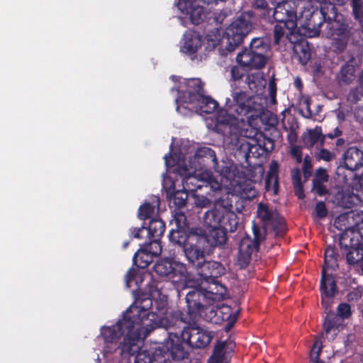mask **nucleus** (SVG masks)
Here are the masks:
<instances>
[{
	"label": "nucleus",
	"mask_w": 363,
	"mask_h": 363,
	"mask_svg": "<svg viewBox=\"0 0 363 363\" xmlns=\"http://www.w3.org/2000/svg\"><path fill=\"white\" fill-rule=\"evenodd\" d=\"M240 196L247 199H252L256 196L257 191L255 188L250 183H242L240 184Z\"/></svg>",
	"instance_id": "obj_53"
},
{
	"label": "nucleus",
	"mask_w": 363,
	"mask_h": 363,
	"mask_svg": "<svg viewBox=\"0 0 363 363\" xmlns=\"http://www.w3.org/2000/svg\"><path fill=\"white\" fill-rule=\"evenodd\" d=\"M189 242L183 252L189 263L196 269L205 259L207 240L205 235L198 233L195 237H191Z\"/></svg>",
	"instance_id": "obj_15"
},
{
	"label": "nucleus",
	"mask_w": 363,
	"mask_h": 363,
	"mask_svg": "<svg viewBox=\"0 0 363 363\" xmlns=\"http://www.w3.org/2000/svg\"><path fill=\"white\" fill-rule=\"evenodd\" d=\"M328 180V174L327 173V171L324 168H318L315 173V177L313 179V181H319V182H326Z\"/></svg>",
	"instance_id": "obj_63"
},
{
	"label": "nucleus",
	"mask_w": 363,
	"mask_h": 363,
	"mask_svg": "<svg viewBox=\"0 0 363 363\" xmlns=\"http://www.w3.org/2000/svg\"><path fill=\"white\" fill-rule=\"evenodd\" d=\"M177 173L182 177V186L184 190L195 194L199 191L207 195L211 192H216L221 189V184L211 173L202 172L196 174L194 169H188L185 167H178Z\"/></svg>",
	"instance_id": "obj_5"
},
{
	"label": "nucleus",
	"mask_w": 363,
	"mask_h": 363,
	"mask_svg": "<svg viewBox=\"0 0 363 363\" xmlns=\"http://www.w3.org/2000/svg\"><path fill=\"white\" fill-rule=\"evenodd\" d=\"M323 182L313 181V189L318 196H324L327 194V189Z\"/></svg>",
	"instance_id": "obj_64"
},
{
	"label": "nucleus",
	"mask_w": 363,
	"mask_h": 363,
	"mask_svg": "<svg viewBox=\"0 0 363 363\" xmlns=\"http://www.w3.org/2000/svg\"><path fill=\"white\" fill-rule=\"evenodd\" d=\"M272 9L270 20L272 18L277 23L288 25L291 28L296 27V22L294 20L296 13L290 9V6L286 0L277 2H272Z\"/></svg>",
	"instance_id": "obj_17"
},
{
	"label": "nucleus",
	"mask_w": 363,
	"mask_h": 363,
	"mask_svg": "<svg viewBox=\"0 0 363 363\" xmlns=\"http://www.w3.org/2000/svg\"><path fill=\"white\" fill-rule=\"evenodd\" d=\"M181 336L191 348L205 349L212 341L214 333L191 323L182 331Z\"/></svg>",
	"instance_id": "obj_14"
},
{
	"label": "nucleus",
	"mask_w": 363,
	"mask_h": 363,
	"mask_svg": "<svg viewBox=\"0 0 363 363\" xmlns=\"http://www.w3.org/2000/svg\"><path fill=\"white\" fill-rule=\"evenodd\" d=\"M358 24V28L350 25L346 36L340 41L333 43V47L335 52H343L349 43L355 46L363 47V23Z\"/></svg>",
	"instance_id": "obj_18"
},
{
	"label": "nucleus",
	"mask_w": 363,
	"mask_h": 363,
	"mask_svg": "<svg viewBox=\"0 0 363 363\" xmlns=\"http://www.w3.org/2000/svg\"><path fill=\"white\" fill-rule=\"evenodd\" d=\"M252 8L260 11V16H262L263 18L270 21L272 9L266 0H254L252 2Z\"/></svg>",
	"instance_id": "obj_44"
},
{
	"label": "nucleus",
	"mask_w": 363,
	"mask_h": 363,
	"mask_svg": "<svg viewBox=\"0 0 363 363\" xmlns=\"http://www.w3.org/2000/svg\"><path fill=\"white\" fill-rule=\"evenodd\" d=\"M202 45V40L197 34H190L185 36L184 43L181 48V51L191 56V59L196 57V54Z\"/></svg>",
	"instance_id": "obj_29"
},
{
	"label": "nucleus",
	"mask_w": 363,
	"mask_h": 363,
	"mask_svg": "<svg viewBox=\"0 0 363 363\" xmlns=\"http://www.w3.org/2000/svg\"><path fill=\"white\" fill-rule=\"evenodd\" d=\"M153 257L150 255L143 246L135 253L133 262L139 269H145L153 261Z\"/></svg>",
	"instance_id": "obj_36"
},
{
	"label": "nucleus",
	"mask_w": 363,
	"mask_h": 363,
	"mask_svg": "<svg viewBox=\"0 0 363 363\" xmlns=\"http://www.w3.org/2000/svg\"><path fill=\"white\" fill-rule=\"evenodd\" d=\"M215 151L208 147H201L196 150L194 155L190 158L189 167L194 172H208L216 164Z\"/></svg>",
	"instance_id": "obj_16"
},
{
	"label": "nucleus",
	"mask_w": 363,
	"mask_h": 363,
	"mask_svg": "<svg viewBox=\"0 0 363 363\" xmlns=\"http://www.w3.org/2000/svg\"><path fill=\"white\" fill-rule=\"evenodd\" d=\"M257 213L258 217L266 223H271L280 215L276 209H269L268 206L263 203L258 204Z\"/></svg>",
	"instance_id": "obj_37"
},
{
	"label": "nucleus",
	"mask_w": 363,
	"mask_h": 363,
	"mask_svg": "<svg viewBox=\"0 0 363 363\" xmlns=\"http://www.w3.org/2000/svg\"><path fill=\"white\" fill-rule=\"evenodd\" d=\"M328 209L323 201H318L315 206V213L318 218H323L328 216Z\"/></svg>",
	"instance_id": "obj_61"
},
{
	"label": "nucleus",
	"mask_w": 363,
	"mask_h": 363,
	"mask_svg": "<svg viewBox=\"0 0 363 363\" xmlns=\"http://www.w3.org/2000/svg\"><path fill=\"white\" fill-rule=\"evenodd\" d=\"M167 313V302L162 298L153 300V313L160 319Z\"/></svg>",
	"instance_id": "obj_51"
},
{
	"label": "nucleus",
	"mask_w": 363,
	"mask_h": 363,
	"mask_svg": "<svg viewBox=\"0 0 363 363\" xmlns=\"http://www.w3.org/2000/svg\"><path fill=\"white\" fill-rule=\"evenodd\" d=\"M155 205L146 202L140 206L138 209V218L140 220L149 219L152 217L155 212Z\"/></svg>",
	"instance_id": "obj_50"
},
{
	"label": "nucleus",
	"mask_w": 363,
	"mask_h": 363,
	"mask_svg": "<svg viewBox=\"0 0 363 363\" xmlns=\"http://www.w3.org/2000/svg\"><path fill=\"white\" fill-rule=\"evenodd\" d=\"M331 2H323L320 4V8L304 9L300 13L296 20V24L305 30L304 34L309 37H314L319 35L320 28L325 23L326 24L328 16L329 8L330 9Z\"/></svg>",
	"instance_id": "obj_7"
},
{
	"label": "nucleus",
	"mask_w": 363,
	"mask_h": 363,
	"mask_svg": "<svg viewBox=\"0 0 363 363\" xmlns=\"http://www.w3.org/2000/svg\"><path fill=\"white\" fill-rule=\"evenodd\" d=\"M141 337H140L139 349L133 354H135L134 363H153L154 362V352H150L145 350H140Z\"/></svg>",
	"instance_id": "obj_45"
},
{
	"label": "nucleus",
	"mask_w": 363,
	"mask_h": 363,
	"mask_svg": "<svg viewBox=\"0 0 363 363\" xmlns=\"http://www.w3.org/2000/svg\"><path fill=\"white\" fill-rule=\"evenodd\" d=\"M165 223L160 218H152L148 228L146 229L147 235L149 238H160L165 230Z\"/></svg>",
	"instance_id": "obj_35"
},
{
	"label": "nucleus",
	"mask_w": 363,
	"mask_h": 363,
	"mask_svg": "<svg viewBox=\"0 0 363 363\" xmlns=\"http://www.w3.org/2000/svg\"><path fill=\"white\" fill-rule=\"evenodd\" d=\"M322 342L319 340H315L311 349L310 358L312 362L319 360V355L322 350Z\"/></svg>",
	"instance_id": "obj_58"
},
{
	"label": "nucleus",
	"mask_w": 363,
	"mask_h": 363,
	"mask_svg": "<svg viewBox=\"0 0 363 363\" xmlns=\"http://www.w3.org/2000/svg\"><path fill=\"white\" fill-rule=\"evenodd\" d=\"M348 218L349 216L346 213L341 214L338 216L335 219L334 222L335 227L338 229L339 230L342 231V233L340 235L339 238V245L340 246V240L342 238V236L349 233L350 234V231L352 233L358 232L361 235H363V233H362L361 230L357 228V226H352L350 227L347 226L348 224Z\"/></svg>",
	"instance_id": "obj_33"
},
{
	"label": "nucleus",
	"mask_w": 363,
	"mask_h": 363,
	"mask_svg": "<svg viewBox=\"0 0 363 363\" xmlns=\"http://www.w3.org/2000/svg\"><path fill=\"white\" fill-rule=\"evenodd\" d=\"M270 224L276 236L282 237L286 234L287 227L285 219L281 214Z\"/></svg>",
	"instance_id": "obj_46"
},
{
	"label": "nucleus",
	"mask_w": 363,
	"mask_h": 363,
	"mask_svg": "<svg viewBox=\"0 0 363 363\" xmlns=\"http://www.w3.org/2000/svg\"><path fill=\"white\" fill-rule=\"evenodd\" d=\"M296 52L298 55L300 62L303 65H306L311 59V55L308 45L302 46L300 51L296 50Z\"/></svg>",
	"instance_id": "obj_59"
},
{
	"label": "nucleus",
	"mask_w": 363,
	"mask_h": 363,
	"mask_svg": "<svg viewBox=\"0 0 363 363\" xmlns=\"http://www.w3.org/2000/svg\"><path fill=\"white\" fill-rule=\"evenodd\" d=\"M187 192L188 191L183 189V190H178L174 193L172 196V201L177 208H180L186 206L188 199Z\"/></svg>",
	"instance_id": "obj_52"
},
{
	"label": "nucleus",
	"mask_w": 363,
	"mask_h": 363,
	"mask_svg": "<svg viewBox=\"0 0 363 363\" xmlns=\"http://www.w3.org/2000/svg\"><path fill=\"white\" fill-rule=\"evenodd\" d=\"M153 363H172L169 360L168 354V348L164 346H158L154 351V362Z\"/></svg>",
	"instance_id": "obj_47"
},
{
	"label": "nucleus",
	"mask_w": 363,
	"mask_h": 363,
	"mask_svg": "<svg viewBox=\"0 0 363 363\" xmlns=\"http://www.w3.org/2000/svg\"><path fill=\"white\" fill-rule=\"evenodd\" d=\"M134 326V323L128 320L123 314V319L111 326H104L101 329V335L106 344L105 350L113 352L121 348V353L133 356L139 349L140 331Z\"/></svg>",
	"instance_id": "obj_1"
},
{
	"label": "nucleus",
	"mask_w": 363,
	"mask_h": 363,
	"mask_svg": "<svg viewBox=\"0 0 363 363\" xmlns=\"http://www.w3.org/2000/svg\"><path fill=\"white\" fill-rule=\"evenodd\" d=\"M270 45L263 38H253L248 47H245L237 55V62L249 70L262 69L268 61Z\"/></svg>",
	"instance_id": "obj_4"
},
{
	"label": "nucleus",
	"mask_w": 363,
	"mask_h": 363,
	"mask_svg": "<svg viewBox=\"0 0 363 363\" xmlns=\"http://www.w3.org/2000/svg\"><path fill=\"white\" fill-rule=\"evenodd\" d=\"M323 133L320 127H315L308 131V134L305 136L303 140L306 145L309 147L314 146L318 142L321 143Z\"/></svg>",
	"instance_id": "obj_41"
},
{
	"label": "nucleus",
	"mask_w": 363,
	"mask_h": 363,
	"mask_svg": "<svg viewBox=\"0 0 363 363\" xmlns=\"http://www.w3.org/2000/svg\"><path fill=\"white\" fill-rule=\"evenodd\" d=\"M352 57L349 62H347L342 66L338 74L337 79L341 84H349L355 79V67L352 62L354 61Z\"/></svg>",
	"instance_id": "obj_32"
},
{
	"label": "nucleus",
	"mask_w": 363,
	"mask_h": 363,
	"mask_svg": "<svg viewBox=\"0 0 363 363\" xmlns=\"http://www.w3.org/2000/svg\"><path fill=\"white\" fill-rule=\"evenodd\" d=\"M303 174L305 180H307L312 175V164L311 157L307 155L303 159Z\"/></svg>",
	"instance_id": "obj_60"
},
{
	"label": "nucleus",
	"mask_w": 363,
	"mask_h": 363,
	"mask_svg": "<svg viewBox=\"0 0 363 363\" xmlns=\"http://www.w3.org/2000/svg\"><path fill=\"white\" fill-rule=\"evenodd\" d=\"M155 272L164 277L173 278L175 274V269L169 259H164L157 261L153 267Z\"/></svg>",
	"instance_id": "obj_34"
},
{
	"label": "nucleus",
	"mask_w": 363,
	"mask_h": 363,
	"mask_svg": "<svg viewBox=\"0 0 363 363\" xmlns=\"http://www.w3.org/2000/svg\"><path fill=\"white\" fill-rule=\"evenodd\" d=\"M168 348V354L174 363H191L189 348L187 341L183 340L181 335L177 332L168 333V340L161 345Z\"/></svg>",
	"instance_id": "obj_13"
},
{
	"label": "nucleus",
	"mask_w": 363,
	"mask_h": 363,
	"mask_svg": "<svg viewBox=\"0 0 363 363\" xmlns=\"http://www.w3.org/2000/svg\"><path fill=\"white\" fill-rule=\"evenodd\" d=\"M206 282L208 284V286L204 290L208 294L211 303V301L223 300L226 297L228 293L227 288L219 282L218 279H216L214 281H207Z\"/></svg>",
	"instance_id": "obj_27"
},
{
	"label": "nucleus",
	"mask_w": 363,
	"mask_h": 363,
	"mask_svg": "<svg viewBox=\"0 0 363 363\" xmlns=\"http://www.w3.org/2000/svg\"><path fill=\"white\" fill-rule=\"evenodd\" d=\"M235 167L233 163L228 160H222L220 162L216 160V164L213 167V169L218 173L223 178L227 181H231L234 179L235 175Z\"/></svg>",
	"instance_id": "obj_31"
},
{
	"label": "nucleus",
	"mask_w": 363,
	"mask_h": 363,
	"mask_svg": "<svg viewBox=\"0 0 363 363\" xmlns=\"http://www.w3.org/2000/svg\"><path fill=\"white\" fill-rule=\"evenodd\" d=\"M177 221V228L172 229L168 235L169 241L174 245L182 247V250L189 243L191 237H195L198 233L191 230L188 232L185 228L179 225L178 220Z\"/></svg>",
	"instance_id": "obj_25"
},
{
	"label": "nucleus",
	"mask_w": 363,
	"mask_h": 363,
	"mask_svg": "<svg viewBox=\"0 0 363 363\" xmlns=\"http://www.w3.org/2000/svg\"><path fill=\"white\" fill-rule=\"evenodd\" d=\"M320 291L321 294L322 305L326 308L329 305L325 298H332L337 292L336 281L332 275L327 274L323 267L321 272Z\"/></svg>",
	"instance_id": "obj_24"
},
{
	"label": "nucleus",
	"mask_w": 363,
	"mask_h": 363,
	"mask_svg": "<svg viewBox=\"0 0 363 363\" xmlns=\"http://www.w3.org/2000/svg\"><path fill=\"white\" fill-rule=\"evenodd\" d=\"M351 15L358 23H363V0H350Z\"/></svg>",
	"instance_id": "obj_40"
},
{
	"label": "nucleus",
	"mask_w": 363,
	"mask_h": 363,
	"mask_svg": "<svg viewBox=\"0 0 363 363\" xmlns=\"http://www.w3.org/2000/svg\"><path fill=\"white\" fill-rule=\"evenodd\" d=\"M231 99H227L225 106L235 114L238 121L244 125H251L257 117L256 111L252 104V99L243 91H233Z\"/></svg>",
	"instance_id": "obj_8"
},
{
	"label": "nucleus",
	"mask_w": 363,
	"mask_h": 363,
	"mask_svg": "<svg viewBox=\"0 0 363 363\" xmlns=\"http://www.w3.org/2000/svg\"><path fill=\"white\" fill-rule=\"evenodd\" d=\"M184 311L177 309L172 310L169 313L163 315L160 319L157 318L152 322V330L156 328H163L169 332H177L178 335L187 326L195 323L194 321L186 315Z\"/></svg>",
	"instance_id": "obj_11"
},
{
	"label": "nucleus",
	"mask_w": 363,
	"mask_h": 363,
	"mask_svg": "<svg viewBox=\"0 0 363 363\" xmlns=\"http://www.w3.org/2000/svg\"><path fill=\"white\" fill-rule=\"evenodd\" d=\"M337 253L335 248L332 246H328L324 253V265L323 268H331L336 264L337 262Z\"/></svg>",
	"instance_id": "obj_48"
},
{
	"label": "nucleus",
	"mask_w": 363,
	"mask_h": 363,
	"mask_svg": "<svg viewBox=\"0 0 363 363\" xmlns=\"http://www.w3.org/2000/svg\"><path fill=\"white\" fill-rule=\"evenodd\" d=\"M337 314L342 319H347L352 315L351 306L347 303H340L337 308Z\"/></svg>",
	"instance_id": "obj_57"
},
{
	"label": "nucleus",
	"mask_w": 363,
	"mask_h": 363,
	"mask_svg": "<svg viewBox=\"0 0 363 363\" xmlns=\"http://www.w3.org/2000/svg\"><path fill=\"white\" fill-rule=\"evenodd\" d=\"M150 242L143 245L144 249L153 257L159 256L162 251V247L160 242V238H150Z\"/></svg>",
	"instance_id": "obj_43"
},
{
	"label": "nucleus",
	"mask_w": 363,
	"mask_h": 363,
	"mask_svg": "<svg viewBox=\"0 0 363 363\" xmlns=\"http://www.w3.org/2000/svg\"><path fill=\"white\" fill-rule=\"evenodd\" d=\"M325 26L327 38H332L334 42L340 41L348 33L350 23L347 17L338 11L335 4L331 3Z\"/></svg>",
	"instance_id": "obj_10"
},
{
	"label": "nucleus",
	"mask_w": 363,
	"mask_h": 363,
	"mask_svg": "<svg viewBox=\"0 0 363 363\" xmlns=\"http://www.w3.org/2000/svg\"><path fill=\"white\" fill-rule=\"evenodd\" d=\"M208 294L201 286L189 288L185 296L186 303V315L190 317L194 323L201 315L202 311L211 304Z\"/></svg>",
	"instance_id": "obj_12"
},
{
	"label": "nucleus",
	"mask_w": 363,
	"mask_h": 363,
	"mask_svg": "<svg viewBox=\"0 0 363 363\" xmlns=\"http://www.w3.org/2000/svg\"><path fill=\"white\" fill-rule=\"evenodd\" d=\"M338 318L334 314H328V315L325 317V322L323 324V328L325 329V332L326 335H329L330 332L333 331L334 334L333 335L332 337L334 338V336L337 335V333L338 331Z\"/></svg>",
	"instance_id": "obj_42"
},
{
	"label": "nucleus",
	"mask_w": 363,
	"mask_h": 363,
	"mask_svg": "<svg viewBox=\"0 0 363 363\" xmlns=\"http://www.w3.org/2000/svg\"><path fill=\"white\" fill-rule=\"evenodd\" d=\"M240 148L243 150L247 162L251 157L258 158L262 155L259 150H262V149L259 145H252L247 141H244L241 143Z\"/></svg>",
	"instance_id": "obj_39"
},
{
	"label": "nucleus",
	"mask_w": 363,
	"mask_h": 363,
	"mask_svg": "<svg viewBox=\"0 0 363 363\" xmlns=\"http://www.w3.org/2000/svg\"><path fill=\"white\" fill-rule=\"evenodd\" d=\"M225 342L218 341L214 346L213 354L210 358L212 363H221L224 357Z\"/></svg>",
	"instance_id": "obj_49"
},
{
	"label": "nucleus",
	"mask_w": 363,
	"mask_h": 363,
	"mask_svg": "<svg viewBox=\"0 0 363 363\" xmlns=\"http://www.w3.org/2000/svg\"><path fill=\"white\" fill-rule=\"evenodd\" d=\"M279 164L277 161L272 160L269 164L265 179V187L267 190L272 189L274 193L277 194L279 191Z\"/></svg>",
	"instance_id": "obj_30"
},
{
	"label": "nucleus",
	"mask_w": 363,
	"mask_h": 363,
	"mask_svg": "<svg viewBox=\"0 0 363 363\" xmlns=\"http://www.w3.org/2000/svg\"><path fill=\"white\" fill-rule=\"evenodd\" d=\"M344 165L337 167V174L345 167L350 171H356L363 167V150L356 146L348 147L342 155Z\"/></svg>",
	"instance_id": "obj_22"
},
{
	"label": "nucleus",
	"mask_w": 363,
	"mask_h": 363,
	"mask_svg": "<svg viewBox=\"0 0 363 363\" xmlns=\"http://www.w3.org/2000/svg\"><path fill=\"white\" fill-rule=\"evenodd\" d=\"M285 28L292 30L294 28H291L289 26L284 24L277 23L274 26L273 30L274 42L275 44H279L285 34Z\"/></svg>",
	"instance_id": "obj_54"
},
{
	"label": "nucleus",
	"mask_w": 363,
	"mask_h": 363,
	"mask_svg": "<svg viewBox=\"0 0 363 363\" xmlns=\"http://www.w3.org/2000/svg\"><path fill=\"white\" fill-rule=\"evenodd\" d=\"M203 220L204 225L208 228L223 227L229 230L230 233H234L238 229V226H234L230 230V226H232L230 223L225 218L224 213L214 206L204 213Z\"/></svg>",
	"instance_id": "obj_20"
},
{
	"label": "nucleus",
	"mask_w": 363,
	"mask_h": 363,
	"mask_svg": "<svg viewBox=\"0 0 363 363\" xmlns=\"http://www.w3.org/2000/svg\"><path fill=\"white\" fill-rule=\"evenodd\" d=\"M245 69H246V68L242 67L241 65H240V67L237 66V65L233 66L230 70L232 78L234 80H239V79H242V77L245 75Z\"/></svg>",
	"instance_id": "obj_62"
},
{
	"label": "nucleus",
	"mask_w": 363,
	"mask_h": 363,
	"mask_svg": "<svg viewBox=\"0 0 363 363\" xmlns=\"http://www.w3.org/2000/svg\"><path fill=\"white\" fill-rule=\"evenodd\" d=\"M198 274L205 281L216 280L225 273V267L219 262L203 260L196 268Z\"/></svg>",
	"instance_id": "obj_19"
},
{
	"label": "nucleus",
	"mask_w": 363,
	"mask_h": 363,
	"mask_svg": "<svg viewBox=\"0 0 363 363\" xmlns=\"http://www.w3.org/2000/svg\"><path fill=\"white\" fill-rule=\"evenodd\" d=\"M181 12L189 17L192 24H200L206 17L205 9L191 0H179L177 4Z\"/></svg>",
	"instance_id": "obj_21"
},
{
	"label": "nucleus",
	"mask_w": 363,
	"mask_h": 363,
	"mask_svg": "<svg viewBox=\"0 0 363 363\" xmlns=\"http://www.w3.org/2000/svg\"><path fill=\"white\" fill-rule=\"evenodd\" d=\"M219 312L223 314L222 320L227 322L225 325L226 330H229L236 323L240 314V309L233 311L228 306H223Z\"/></svg>",
	"instance_id": "obj_38"
},
{
	"label": "nucleus",
	"mask_w": 363,
	"mask_h": 363,
	"mask_svg": "<svg viewBox=\"0 0 363 363\" xmlns=\"http://www.w3.org/2000/svg\"><path fill=\"white\" fill-rule=\"evenodd\" d=\"M363 97V88L359 84L355 88L352 89L348 95L347 101L351 104H357Z\"/></svg>",
	"instance_id": "obj_56"
},
{
	"label": "nucleus",
	"mask_w": 363,
	"mask_h": 363,
	"mask_svg": "<svg viewBox=\"0 0 363 363\" xmlns=\"http://www.w3.org/2000/svg\"><path fill=\"white\" fill-rule=\"evenodd\" d=\"M203 191H202L201 194L197 192L193 194L194 199V204L196 207L207 208L211 205V200L204 195L206 194L203 193Z\"/></svg>",
	"instance_id": "obj_55"
},
{
	"label": "nucleus",
	"mask_w": 363,
	"mask_h": 363,
	"mask_svg": "<svg viewBox=\"0 0 363 363\" xmlns=\"http://www.w3.org/2000/svg\"><path fill=\"white\" fill-rule=\"evenodd\" d=\"M237 117L231 113L228 108L220 109L216 116L214 123V131L220 133L223 135L231 132L232 125L237 123Z\"/></svg>",
	"instance_id": "obj_23"
},
{
	"label": "nucleus",
	"mask_w": 363,
	"mask_h": 363,
	"mask_svg": "<svg viewBox=\"0 0 363 363\" xmlns=\"http://www.w3.org/2000/svg\"><path fill=\"white\" fill-rule=\"evenodd\" d=\"M213 206L222 211L225 216V218L230 223V230L234 226H238L239 218L233 211V206L232 200L228 197L219 198L213 202Z\"/></svg>",
	"instance_id": "obj_26"
},
{
	"label": "nucleus",
	"mask_w": 363,
	"mask_h": 363,
	"mask_svg": "<svg viewBox=\"0 0 363 363\" xmlns=\"http://www.w3.org/2000/svg\"><path fill=\"white\" fill-rule=\"evenodd\" d=\"M254 17L252 11H244L225 28L224 39L226 40L227 51L233 52L242 44L244 38L252 30Z\"/></svg>",
	"instance_id": "obj_6"
},
{
	"label": "nucleus",
	"mask_w": 363,
	"mask_h": 363,
	"mask_svg": "<svg viewBox=\"0 0 363 363\" xmlns=\"http://www.w3.org/2000/svg\"><path fill=\"white\" fill-rule=\"evenodd\" d=\"M184 84L185 90L177 89L178 96L175 102L178 113L186 115L188 110L192 108L196 112L208 114L217 109L218 103L205 94L204 84L200 79H189Z\"/></svg>",
	"instance_id": "obj_2"
},
{
	"label": "nucleus",
	"mask_w": 363,
	"mask_h": 363,
	"mask_svg": "<svg viewBox=\"0 0 363 363\" xmlns=\"http://www.w3.org/2000/svg\"><path fill=\"white\" fill-rule=\"evenodd\" d=\"M128 320L134 323V326L140 333L146 335L152 331V322L157 315L153 313V299L147 294L138 296L135 302L123 313Z\"/></svg>",
	"instance_id": "obj_3"
},
{
	"label": "nucleus",
	"mask_w": 363,
	"mask_h": 363,
	"mask_svg": "<svg viewBox=\"0 0 363 363\" xmlns=\"http://www.w3.org/2000/svg\"><path fill=\"white\" fill-rule=\"evenodd\" d=\"M209 233L205 235L207 240V247L210 245L212 247L223 246L228 240L227 233L229 230L223 227H216L215 228H208Z\"/></svg>",
	"instance_id": "obj_28"
},
{
	"label": "nucleus",
	"mask_w": 363,
	"mask_h": 363,
	"mask_svg": "<svg viewBox=\"0 0 363 363\" xmlns=\"http://www.w3.org/2000/svg\"><path fill=\"white\" fill-rule=\"evenodd\" d=\"M252 235L246 234L240 241L238 261L241 267H246L252 259V255L259 251L261 243L266 239V228L252 223Z\"/></svg>",
	"instance_id": "obj_9"
}]
</instances>
